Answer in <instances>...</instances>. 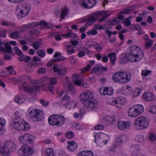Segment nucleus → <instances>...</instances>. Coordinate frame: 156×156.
Instances as JSON below:
<instances>
[{"instance_id": "obj_32", "label": "nucleus", "mask_w": 156, "mask_h": 156, "mask_svg": "<svg viewBox=\"0 0 156 156\" xmlns=\"http://www.w3.org/2000/svg\"><path fill=\"white\" fill-rule=\"evenodd\" d=\"M5 124V120L4 119L0 118V135H2L4 133V131L2 129Z\"/></svg>"}, {"instance_id": "obj_3", "label": "nucleus", "mask_w": 156, "mask_h": 156, "mask_svg": "<svg viewBox=\"0 0 156 156\" xmlns=\"http://www.w3.org/2000/svg\"><path fill=\"white\" fill-rule=\"evenodd\" d=\"M30 10V7L26 4H19L16 6V13L20 18L24 17L29 13Z\"/></svg>"}, {"instance_id": "obj_53", "label": "nucleus", "mask_w": 156, "mask_h": 156, "mask_svg": "<svg viewBox=\"0 0 156 156\" xmlns=\"http://www.w3.org/2000/svg\"><path fill=\"white\" fill-rule=\"evenodd\" d=\"M83 81V79L81 80H76L74 81V83L77 86H81Z\"/></svg>"}, {"instance_id": "obj_59", "label": "nucleus", "mask_w": 156, "mask_h": 156, "mask_svg": "<svg viewBox=\"0 0 156 156\" xmlns=\"http://www.w3.org/2000/svg\"><path fill=\"white\" fill-rule=\"evenodd\" d=\"M24 90L25 91L31 93L33 91V89L32 87L28 85L24 89Z\"/></svg>"}, {"instance_id": "obj_52", "label": "nucleus", "mask_w": 156, "mask_h": 156, "mask_svg": "<svg viewBox=\"0 0 156 156\" xmlns=\"http://www.w3.org/2000/svg\"><path fill=\"white\" fill-rule=\"evenodd\" d=\"M1 24L4 26H12L14 27L15 24L14 23H11L6 21H3L1 23Z\"/></svg>"}, {"instance_id": "obj_63", "label": "nucleus", "mask_w": 156, "mask_h": 156, "mask_svg": "<svg viewBox=\"0 0 156 156\" xmlns=\"http://www.w3.org/2000/svg\"><path fill=\"white\" fill-rule=\"evenodd\" d=\"M67 90L69 92H72L73 91L74 88H73V86L72 84H69L68 85Z\"/></svg>"}, {"instance_id": "obj_48", "label": "nucleus", "mask_w": 156, "mask_h": 156, "mask_svg": "<svg viewBox=\"0 0 156 156\" xmlns=\"http://www.w3.org/2000/svg\"><path fill=\"white\" fill-rule=\"evenodd\" d=\"M65 136L68 138H72L74 136V134L72 131H69L66 133Z\"/></svg>"}, {"instance_id": "obj_64", "label": "nucleus", "mask_w": 156, "mask_h": 156, "mask_svg": "<svg viewBox=\"0 0 156 156\" xmlns=\"http://www.w3.org/2000/svg\"><path fill=\"white\" fill-rule=\"evenodd\" d=\"M94 28L95 29H98L99 30H103L104 28L103 27L102 25L100 26L98 24H96L94 26Z\"/></svg>"}, {"instance_id": "obj_5", "label": "nucleus", "mask_w": 156, "mask_h": 156, "mask_svg": "<svg viewBox=\"0 0 156 156\" xmlns=\"http://www.w3.org/2000/svg\"><path fill=\"white\" fill-rule=\"evenodd\" d=\"M134 124L136 129H143L148 127L149 122L144 116H141L135 120Z\"/></svg>"}, {"instance_id": "obj_13", "label": "nucleus", "mask_w": 156, "mask_h": 156, "mask_svg": "<svg viewBox=\"0 0 156 156\" xmlns=\"http://www.w3.org/2000/svg\"><path fill=\"white\" fill-rule=\"evenodd\" d=\"M53 71L56 73L59 76H64L67 73L66 69L63 67L58 68L57 66L55 65L53 67Z\"/></svg>"}, {"instance_id": "obj_40", "label": "nucleus", "mask_w": 156, "mask_h": 156, "mask_svg": "<svg viewBox=\"0 0 156 156\" xmlns=\"http://www.w3.org/2000/svg\"><path fill=\"white\" fill-rule=\"evenodd\" d=\"M68 13V10L67 8H65L62 10L61 15V19H64L65 17L67 15Z\"/></svg>"}, {"instance_id": "obj_8", "label": "nucleus", "mask_w": 156, "mask_h": 156, "mask_svg": "<svg viewBox=\"0 0 156 156\" xmlns=\"http://www.w3.org/2000/svg\"><path fill=\"white\" fill-rule=\"evenodd\" d=\"M30 119L33 121L38 122L43 119L44 115L39 110H31L29 113Z\"/></svg>"}, {"instance_id": "obj_49", "label": "nucleus", "mask_w": 156, "mask_h": 156, "mask_svg": "<svg viewBox=\"0 0 156 156\" xmlns=\"http://www.w3.org/2000/svg\"><path fill=\"white\" fill-rule=\"evenodd\" d=\"M37 54L38 56L41 57H43L45 55V52L42 49L37 51Z\"/></svg>"}, {"instance_id": "obj_18", "label": "nucleus", "mask_w": 156, "mask_h": 156, "mask_svg": "<svg viewBox=\"0 0 156 156\" xmlns=\"http://www.w3.org/2000/svg\"><path fill=\"white\" fill-rule=\"evenodd\" d=\"M144 99L148 101H152L155 100V97L153 94L151 93H146L143 95Z\"/></svg>"}, {"instance_id": "obj_11", "label": "nucleus", "mask_w": 156, "mask_h": 156, "mask_svg": "<svg viewBox=\"0 0 156 156\" xmlns=\"http://www.w3.org/2000/svg\"><path fill=\"white\" fill-rule=\"evenodd\" d=\"M136 5H132L129 6L128 7L124 8L118 13V19L119 20H123L124 16L122 14H128L136 8Z\"/></svg>"}, {"instance_id": "obj_19", "label": "nucleus", "mask_w": 156, "mask_h": 156, "mask_svg": "<svg viewBox=\"0 0 156 156\" xmlns=\"http://www.w3.org/2000/svg\"><path fill=\"white\" fill-rule=\"evenodd\" d=\"M53 57L56 58L52 60V61L55 62L61 61L65 59V58L61 55L60 52H56L53 55Z\"/></svg>"}, {"instance_id": "obj_17", "label": "nucleus", "mask_w": 156, "mask_h": 156, "mask_svg": "<svg viewBox=\"0 0 156 156\" xmlns=\"http://www.w3.org/2000/svg\"><path fill=\"white\" fill-rule=\"evenodd\" d=\"M56 115H52L49 116L48 121L50 125L51 126H58L57 120Z\"/></svg>"}, {"instance_id": "obj_24", "label": "nucleus", "mask_w": 156, "mask_h": 156, "mask_svg": "<svg viewBox=\"0 0 156 156\" xmlns=\"http://www.w3.org/2000/svg\"><path fill=\"white\" fill-rule=\"evenodd\" d=\"M128 115L130 117H135L139 115L133 106L129 109Z\"/></svg>"}, {"instance_id": "obj_23", "label": "nucleus", "mask_w": 156, "mask_h": 156, "mask_svg": "<svg viewBox=\"0 0 156 156\" xmlns=\"http://www.w3.org/2000/svg\"><path fill=\"white\" fill-rule=\"evenodd\" d=\"M27 65L28 66L30 67H34V68H37L42 66V64L41 62L34 61L33 60L31 61L30 62L28 63Z\"/></svg>"}, {"instance_id": "obj_35", "label": "nucleus", "mask_w": 156, "mask_h": 156, "mask_svg": "<svg viewBox=\"0 0 156 156\" xmlns=\"http://www.w3.org/2000/svg\"><path fill=\"white\" fill-rule=\"evenodd\" d=\"M25 99L23 98L20 97L19 96H16L14 99V101L19 104H23L24 101Z\"/></svg>"}, {"instance_id": "obj_27", "label": "nucleus", "mask_w": 156, "mask_h": 156, "mask_svg": "<svg viewBox=\"0 0 156 156\" xmlns=\"http://www.w3.org/2000/svg\"><path fill=\"white\" fill-rule=\"evenodd\" d=\"M116 52H112L108 54V56L109 57L110 60L113 65L115 63V61L116 60Z\"/></svg>"}, {"instance_id": "obj_61", "label": "nucleus", "mask_w": 156, "mask_h": 156, "mask_svg": "<svg viewBox=\"0 0 156 156\" xmlns=\"http://www.w3.org/2000/svg\"><path fill=\"white\" fill-rule=\"evenodd\" d=\"M98 33L97 30H91L90 31H89L87 32V34L88 35L92 34L93 35H95Z\"/></svg>"}, {"instance_id": "obj_2", "label": "nucleus", "mask_w": 156, "mask_h": 156, "mask_svg": "<svg viewBox=\"0 0 156 156\" xmlns=\"http://www.w3.org/2000/svg\"><path fill=\"white\" fill-rule=\"evenodd\" d=\"M10 126L12 128L19 131H27L30 128V126L29 124L24 122H23L21 119H14Z\"/></svg>"}, {"instance_id": "obj_28", "label": "nucleus", "mask_w": 156, "mask_h": 156, "mask_svg": "<svg viewBox=\"0 0 156 156\" xmlns=\"http://www.w3.org/2000/svg\"><path fill=\"white\" fill-rule=\"evenodd\" d=\"M19 60L21 61H24L26 63H28L31 60V58L29 56H25L24 55H21L18 58Z\"/></svg>"}, {"instance_id": "obj_42", "label": "nucleus", "mask_w": 156, "mask_h": 156, "mask_svg": "<svg viewBox=\"0 0 156 156\" xmlns=\"http://www.w3.org/2000/svg\"><path fill=\"white\" fill-rule=\"evenodd\" d=\"M119 104L121 105H123L126 103V99L123 97L119 98Z\"/></svg>"}, {"instance_id": "obj_54", "label": "nucleus", "mask_w": 156, "mask_h": 156, "mask_svg": "<svg viewBox=\"0 0 156 156\" xmlns=\"http://www.w3.org/2000/svg\"><path fill=\"white\" fill-rule=\"evenodd\" d=\"M91 68V66L90 64H88L87 66L83 68L81 70V73H83L87 71H89Z\"/></svg>"}, {"instance_id": "obj_6", "label": "nucleus", "mask_w": 156, "mask_h": 156, "mask_svg": "<svg viewBox=\"0 0 156 156\" xmlns=\"http://www.w3.org/2000/svg\"><path fill=\"white\" fill-rule=\"evenodd\" d=\"M131 75L126 72H118V82L125 83L129 82L131 79Z\"/></svg>"}, {"instance_id": "obj_58", "label": "nucleus", "mask_w": 156, "mask_h": 156, "mask_svg": "<svg viewBox=\"0 0 156 156\" xmlns=\"http://www.w3.org/2000/svg\"><path fill=\"white\" fill-rule=\"evenodd\" d=\"M50 81L51 84L54 85L57 83V79L55 77H51L50 79Z\"/></svg>"}, {"instance_id": "obj_14", "label": "nucleus", "mask_w": 156, "mask_h": 156, "mask_svg": "<svg viewBox=\"0 0 156 156\" xmlns=\"http://www.w3.org/2000/svg\"><path fill=\"white\" fill-rule=\"evenodd\" d=\"M98 101L97 100H94L89 101L87 103L83 104L85 107L87 108H90L92 110L96 109L97 108Z\"/></svg>"}, {"instance_id": "obj_26", "label": "nucleus", "mask_w": 156, "mask_h": 156, "mask_svg": "<svg viewBox=\"0 0 156 156\" xmlns=\"http://www.w3.org/2000/svg\"><path fill=\"white\" fill-rule=\"evenodd\" d=\"M19 32L17 30H15L14 32H11L9 34L10 37L14 39H16L20 37Z\"/></svg>"}, {"instance_id": "obj_21", "label": "nucleus", "mask_w": 156, "mask_h": 156, "mask_svg": "<svg viewBox=\"0 0 156 156\" xmlns=\"http://www.w3.org/2000/svg\"><path fill=\"white\" fill-rule=\"evenodd\" d=\"M58 126H60L64 124L66 122L65 118L62 115H56Z\"/></svg>"}, {"instance_id": "obj_45", "label": "nucleus", "mask_w": 156, "mask_h": 156, "mask_svg": "<svg viewBox=\"0 0 156 156\" xmlns=\"http://www.w3.org/2000/svg\"><path fill=\"white\" fill-rule=\"evenodd\" d=\"M94 141L97 144H100L102 141V140L99 136L95 135L94 136Z\"/></svg>"}, {"instance_id": "obj_7", "label": "nucleus", "mask_w": 156, "mask_h": 156, "mask_svg": "<svg viewBox=\"0 0 156 156\" xmlns=\"http://www.w3.org/2000/svg\"><path fill=\"white\" fill-rule=\"evenodd\" d=\"M93 94L89 90H86L80 95V101L83 104L89 101L93 100Z\"/></svg>"}, {"instance_id": "obj_60", "label": "nucleus", "mask_w": 156, "mask_h": 156, "mask_svg": "<svg viewBox=\"0 0 156 156\" xmlns=\"http://www.w3.org/2000/svg\"><path fill=\"white\" fill-rule=\"evenodd\" d=\"M46 72V69L44 68H41L38 69L37 73L39 74H43Z\"/></svg>"}, {"instance_id": "obj_47", "label": "nucleus", "mask_w": 156, "mask_h": 156, "mask_svg": "<svg viewBox=\"0 0 156 156\" xmlns=\"http://www.w3.org/2000/svg\"><path fill=\"white\" fill-rule=\"evenodd\" d=\"M94 43V48L98 52L101 51L102 50L103 48L98 43L96 42Z\"/></svg>"}, {"instance_id": "obj_9", "label": "nucleus", "mask_w": 156, "mask_h": 156, "mask_svg": "<svg viewBox=\"0 0 156 156\" xmlns=\"http://www.w3.org/2000/svg\"><path fill=\"white\" fill-rule=\"evenodd\" d=\"M96 3V0H80L79 2L81 7L86 9H89L94 7Z\"/></svg>"}, {"instance_id": "obj_44", "label": "nucleus", "mask_w": 156, "mask_h": 156, "mask_svg": "<svg viewBox=\"0 0 156 156\" xmlns=\"http://www.w3.org/2000/svg\"><path fill=\"white\" fill-rule=\"evenodd\" d=\"M13 49L15 51V53L18 56H21L22 55V52L21 50L18 48L17 46H15L13 48Z\"/></svg>"}, {"instance_id": "obj_41", "label": "nucleus", "mask_w": 156, "mask_h": 156, "mask_svg": "<svg viewBox=\"0 0 156 156\" xmlns=\"http://www.w3.org/2000/svg\"><path fill=\"white\" fill-rule=\"evenodd\" d=\"M72 47L71 45H69L67 46L66 47L67 51L69 55H71L75 52V50L73 48H71Z\"/></svg>"}, {"instance_id": "obj_38", "label": "nucleus", "mask_w": 156, "mask_h": 156, "mask_svg": "<svg viewBox=\"0 0 156 156\" xmlns=\"http://www.w3.org/2000/svg\"><path fill=\"white\" fill-rule=\"evenodd\" d=\"M5 52L8 53H11L12 52V49L10 44L7 43H6L4 44Z\"/></svg>"}, {"instance_id": "obj_1", "label": "nucleus", "mask_w": 156, "mask_h": 156, "mask_svg": "<svg viewBox=\"0 0 156 156\" xmlns=\"http://www.w3.org/2000/svg\"><path fill=\"white\" fill-rule=\"evenodd\" d=\"M129 51V54L126 55L124 54L120 58L119 63L126 62L127 60L132 62H138L144 56V52L142 50L136 46H130Z\"/></svg>"}, {"instance_id": "obj_36", "label": "nucleus", "mask_w": 156, "mask_h": 156, "mask_svg": "<svg viewBox=\"0 0 156 156\" xmlns=\"http://www.w3.org/2000/svg\"><path fill=\"white\" fill-rule=\"evenodd\" d=\"M39 25L43 28H51L50 24L45 21H41L39 22Z\"/></svg>"}, {"instance_id": "obj_12", "label": "nucleus", "mask_w": 156, "mask_h": 156, "mask_svg": "<svg viewBox=\"0 0 156 156\" xmlns=\"http://www.w3.org/2000/svg\"><path fill=\"white\" fill-rule=\"evenodd\" d=\"M99 92L101 95H111L114 92L113 89L111 87L109 88L105 87L104 88H100L99 90Z\"/></svg>"}, {"instance_id": "obj_29", "label": "nucleus", "mask_w": 156, "mask_h": 156, "mask_svg": "<svg viewBox=\"0 0 156 156\" xmlns=\"http://www.w3.org/2000/svg\"><path fill=\"white\" fill-rule=\"evenodd\" d=\"M78 156H94V155L92 151H86L80 152Z\"/></svg>"}, {"instance_id": "obj_31", "label": "nucleus", "mask_w": 156, "mask_h": 156, "mask_svg": "<svg viewBox=\"0 0 156 156\" xmlns=\"http://www.w3.org/2000/svg\"><path fill=\"white\" fill-rule=\"evenodd\" d=\"M127 32V30L126 29H123L122 30L119 31V38L121 39V40L123 41L124 40V37L123 35V34L125 33H126ZM123 43V41H122V42L120 44H119V45L120 46Z\"/></svg>"}, {"instance_id": "obj_16", "label": "nucleus", "mask_w": 156, "mask_h": 156, "mask_svg": "<svg viewBox=\"0 0 156 156\" xmlns=\"http://www.w3.org/2000/svg\"><path fill=\"white\" fill-rule=\"evenodd\" d=\"M67 144H68L66 147L67 149L70 151L75 150L78 147L77 144L74 141H68Z\"/></svg>"}, {"instance_id": "obj_25", "label": "nucleus", "mask_w": 156, "mask_h": 156, "mask_svg": "<svg viewBox=\"0 0 156 156\" xmlns=\"http://www.w3.org/2000/svg\"><path fill=\"white\" fill-rule=\"evenodd\" d=\"M138 115L141 114L144 110V107L141 105L138 104L133 106Z\"/></svg>"}, {"instance_id": "obj_46", "label": "nucleus", "mask_w": 156, "mask_h": 156, "mask_svg": "<svg viewBox=\"0 0 156 156\" xmlns=\"http://www.w3.org/2000/svg\"><path fill=\"white\" fill-rule=\"evenodd\" d=\"M148 110L150 113L156 114V106H151L149 107Z\"/></svg>"}, {"instance_id": "obj_43", "label": "nucleus", "mask_w": 156, "mask_h": 156, "mask_svg": "<svg viewBox=\"0 0 156 156\" xmlns=\"http://www.w3.org/2000/svg\"><path fill=\"white\" fill-rule=\"evenodd\" d=\"M46 156H54L53 149L51 148H48L46 150Z\"/></svg>"}, {"instance_id": "obj_20", "label": "nucleus", "mask_w": 156, "mask_h": 156, "mask_svg": "<svg viewBox=\"0 0 156 156\" xmlns=\"http://www.w3.org/2000/svg\"><path fill=\"white\" fill-rule=\"evenodd\" d=\"M43 40L42 39H38L33 42L31 45L35 50H37L39 48Z\"/></svg>"}, {"instance_id": "obj_55", "label": "nucleus", "mask_w": 156, "mask_h": 156, "mask_svg": "<svg viewBox=\"0 0 156 156\" xmlns=\"http://www.w3.org/2000/svg\"><path fill=\"white\" fill-rule=\"evenodd\" d=\"M29 33L33 35V34H39L40 32L39 31L35 29H32L30 30H29L28 31Z\"/></svg>"}, {"instance_id": "obj_4", "label": "nucleus", "mask_w": 156, "mask_h": 156, "mask_svg": "<svg viewBox=\"0 0 156 156\" xmlns=\"http://www.w3.org/2000/svg\"><path fill=\"white\" fill-rule=\"evenodd\" d=\"M16 149V146L13 142L8 141L5 142L3 146L0 148V153L4 155L8 156L11 151H14Z\"/></svg>"}, {"instance_id": "obj_30", "label": "nucleus", "mask_w": 156, "mask_h": 156, "mask_svg": "<svg viewBox=\"0 0 156 156\" xmlns=\"http://www.w3.org/2000/svg\"><path fill=\"white\" fill-rule=\"evenodd\" d=\"M97 18V17H96L95 16L91 15L89 18L87 22L89 26L95 22Z\"/></svg>"}, {"instance_id": "obj_37", "label": "nucleus", "mask_w": 156, "mask_h": 156, "mask_svg": "<svg viewBox=\"0 0 156 156\" xmlns=\"http://www.w3.org/2000/svg\"><path fill=\"white\" fill-rule=\"evenodd\" d=\"M153 42V41L151 39H149L148 41H145V49L146 50H147L149 48L151 47Z\"/></svg>"}, {"instance_id": "obj_50", "label": "nucleus", "mask_w": 156, "mask_h": 156, "mask_svg": "<svg viewBox=\"0 0 156 156\" xmlns=\"http://www.w3.org/2000/svg\"><path fill=\"white\" fill-rule=\"evenodd\" d=\"M117 146V143L116 142H115L113 144L111 147V148L110 149V151H111L113 153H115L116 152Z\"/></svg>"}, {"instance_id": "obj_39", "label": "nucleus", "mask_w": 156, "mask_h": 156, "mask_svg": "<svg viewBox=\"0 0 156 156\" xmlns=\"http://www.w3.org/2000/svg\"><path fill=\"white\" fill-rule=\"evenodd\" d=\"M131 16H129L127 18H125L123 20L122 23H123L125 24L126 26H129L131 24V22L130 20H131L130 18Z\"/></svg>"}, {"instance_id": "obj_51", "label": "nucleus", "mask_w": 156, "mask_h": 156, "mask_svg": "<svg viewBox=\"0 0 156 156\" xmlns=\"http://www.w3.org/2000/svg\"><path fill=\"white\" fill-rule=\"evenodd\" d=\"M100 64L95 65L93 67L91 72L94 73L100 70Z\"/></svg>"}, {"instance_id": "obj_57", "label": "nucleus", "mask_w": 156, "mask_h": 156, "mask_svg": "<svg viewBox=\"0 0 156 156\" xmlns=\"http://www.w3.org/2000/svg\"><path fill=\"white\" fill-rule=\"evenodd\" d=\"M149 140L151 141H154L156 139V136L154 133H151L149 135Z\"/></svg>"}, {"instance_id": "obj_33", "label": "nucleus", "mask_w": 156, "mask_h": 156, "mask_svg": "<svg viewBox=\"0 0 156 156\" xmlns=\"http://www.w3.org/2000/svg\"><path fill=\"white\" fill-rule=\"evenodd\" d=\"M26 141H27L30 143H32L34 140V137L32 135L25 133Z\"/></svg>"}, {"instance_id": "obj_15", "label": "nucleus", "mask_w": 156, "mask_h": 156, "mask_svg": "<svg viewBox=\"0 0 156 156\" xmlns=\"http://www.w3.org/2000/svg\"><path fill=\"white\" fill-rule=\"evenodd\" d=\"M130 125L129 121H119L118 123V128L120 130H123L128 128Z\"/></svg>"}, {"instance_id": "obj_22", "label": "nucleus", "mask_w": 156, "mask_h": 156, "mask_svg": "<svg viewBox=\"0 0 156 156\" xmlns=\"http://www.w3.org/2000/svg\"><path fill=\"white\" fill-rule=\"evenodd\" d=\"M104 120L107 124L111 125H112L116 121V119L114 116H106Z\"/></svg>"}, {"instance_id": "obj_56", "label": "nucleus", "mask_w": 156, "mask_h": 156, "mask_svg": "<svg viewBox=\"0 0 156 156\" xmlns=\"http://www.w3.org/2000/svg\"><path fill=\"white\" fill-rule=\"evenodd\" d=\"M25 134H24L22 136H19L18 138L19 140L20 143H23L25 141H26Z\"/></svg>"}, {"instance_id": "obj_34", "label": "nucleus", "mask_w": 156, "mask_h": 156, "mask_svg": "<svg viewBox=\"0 0 156 156\" xmlns=\"http://www.w3.org/2000/svg\"><path fill=\"white\" fill-rule=\"evenodd\" d=\"M106 23L107 25H114L117 23V20L116 18H114L107 20Z\"/></svg>"}, {"instance_id": "obj_62", "label": "nucleus", "mask_w": 156, "mask_h": 156, "mask_svg": "<svg viewBox=\"0 0 156 156\" xmlns=\"http://www.w3.org/2000/svg\"><path fill=\"white\" fill-rule=\"evenodd\" d=\"M30 28L29 23L23 25L20 27V29L23 30L28 29Z\"/></svg>"}, {"instance_id": "obj_10", "label": "nucleus", "mask_w": 156, "mask_h": 156, "mask_svg": "<svg viewBox=\"0 0 156 156\" xmlns=\"http://www.w3.org/2000/svg\"><path fill=\"white\" fill-rule=\"evenodd\" d=\"M34 152V151L32 148L26 145L22 146L18 151L20 155L24 156L31 155L33 154Z\"/></svg>"}]
</instances>
